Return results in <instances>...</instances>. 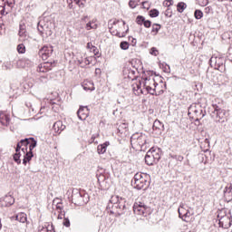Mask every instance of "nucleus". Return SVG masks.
Returning <instances> with one entry per match:
<instances>
[{"instance_id":"1","label":"nucleus","mask_w":232,"mask_h":232,"mask_svg":"<svg viewBox=\"0 0 232 232\" xmlns=\"http://www.w3.org/2000/svg\"><path fill=\"white\" fill-rule=\"evenodd\" d=\"M106 209L111 215L121 217V215H124V213L128 211V208H126V199L119 198V196H112Z\"/></svg>"},{"instance_id":"2","label":"nucleus","mask_w":232,"mask_h":232,"mask_svg":"<svg viewBox=\"0 0 232 232\" xmlns=\"http://www.w3.org/2000/svg\"><path fill=\"white\" fill-rule=\"evenodd\" d=\"M151 184V177L146 173H136L131 180V185L136 189H148Z\"/></svg>"},{"instance_id":"3","label":"nucleus","mask_w":232,"mask_h":232,"mask_svg":"<svg viewBox=\"0 0 232 232\" xmlns=\"http://www.w3.org/2000/svg\"><path fill=\"white\" fill-rule=\"evenodd\" d=\"M130 145L134 150L140 149L141 151H146L148 148V136L140 132H136L130 137Z\"/></svg>"},{"instance_id":"4","label":"nucleus","mask_w":232,"mask_h":232,"mask_svg":"<svg viewBox=\"0 0 232 232\" xmlns=\"http://www.w3.org/2000/svg\"><path fill=\"white\" fill-rule=\"evenodd\" d=\"M188 115L190 119H195V122H198L206 117V110L202 108L200 103H192L188 107Z\"/></svg>"},{"instance_id":"5","label":"nucleus","mask_w":232,"mask_h":232,"mask_svg":"<svg viewBox=\"0 0 232 232\" xmlns=\"http://www.w3.org/2000/svg\"><path fill=\"white\" fill-rule=\"evenodd\" d=\"M212 111L210 113L211 119L215 122L224 123L226 121H227V116L229 113H227V111L226 109H222L220 105L213 104L212 105Z\"/></svg>"},{"instance_id":"6","label":"nucleus","mask_w":232,"mask_h":232,"mask_svg":"<svg viewBox=\"0 0 232 232\" xmlns=\"http://www.w3.org/2000/svg\"><path fill=\"white\" fill-rule=\"evenodd\" d=\"M72 202L74 206H85L87 202H90V195L84 191L73 189L72 194Z\"/></svg>"},{"instance_id":"7","label":"nucleus","mask_w":232,"mask_h":232,"mask_svg":"<svg viewBox=\"0 0 232 232\" xmlns=\"http://www.w3.org/2000/svg\"><path fill=\"white\" fill-rule=\"evenodd\" d=\"M211 68L218 70L221 73L226 72V58L222 56H212L209 60Z\"/></svg>"},{"instance_id":"8","label":"nucleus","mask_w":232,"mask_h":232,"mask_svg":"<svg viewBox=\"0 0 232 232\" xmlns=\"http://www.w3.org/2000/svg\"><path fill=\"white\" fill-rule=\"evenodd\" d=\"M133 211L136 215H143V217H146V215H150V208L143 202H136L133 205Z\"/></svg>"},{"instance_id":"9","label":"nucleus","mask_w":232,"mask_h":232,"mask_svg":"<svg viewBox=\"0 0 232 232\" xmlns=\"http://www.w3.org/2000/svg\"><path fill=\"white\" fill-rule=\"evenodd\" d=\"M38 32H40L42 37H50L52 36V29L48 27L47 24L43 25V22H40L37 26Z\"/></svg>"},{"instance_id":"10","label":"nucleus","mask_w":232,"mask_h":232,"mask_svg":"<svg viewBox=\"0 0 232 232\" xmlns=\"http://www.w3.org/2000/svg\"><path fill=\"white\" fill-rule=\"evenodd\" d=\"M77 115L80 121H86L88 115H90V109H88V106H80Z\"/></svg>"},{"instance_id":"11","label":"nucleus","mask_w":232,"mask_h":232,"mask_svg":"<svg viewBox=\"0 0 232 232\" xmlns=\"http://www.w3.org/2000/svg\"><path fill=\"white\" fill-rule=\"evenodd\" d=\"M18 35L20 36V41H23L24 43L28 42V40L30 39V36L26 32V25L20 24Z\"/></svg>"},{"instance_id":"12","label":"nucleus","mask_w":232,"mask_h":232,"mask_svg":"<svg viewBox=\"0 0 232 232\" xmlns=\"http://www.w3.org/2000/svg\"><path fill=\"white\" fill-rule=\"evenodd\" d=\"M14 203L15 199L12 196H5L0 201L2 208H10V206H14Z\"/></svg>"},{"instance_id":"13","label":"nucleus","mask_w":232,"mask_h":232,"mask_svg":"<svg viewBox=\"0 0 232 232\" xmlns=\"http://www.w3.org/2000/svg\"><path fill=\"white\" fill-rule=\"evenodd\" d=\"M223 195H224L227 202H231V200H232V184L231 183L227 184L225 187V188L223 190Z\"/></svg>"},{"instance_id":"14","label":"nucleus","mask_w":232,"mask_h":232,"mask_svg":"<svg viewBox=\"0 0 232 232\" xmlns=\"http://www.w3.org/2000/svg\"><path fill=\"white\" fill-rule=\"evenodd\" d=\"M53 52V50L52 49V47L44 45L39 50L38 53L42 56L43 59H48V55H50V53H52Z\"/></svg>"},{"instance_id":"15","label":"nucleus","mask_w":232,"mask_h":232,"mask_svg":"<svg viewBox=\"0 0 232 232\" xmlns=\"http://www.w3.org/2000/svg\"><path fill=\"white\" fill-rule=\"evenodd\" d=\"M144 82H143V88H145V90H147L148 93H150V95H157V91L153 88H151V86L148 85V81H151V76L145 77L143 78Z\"/></svg>"},{"instance_id":"16","label":"nucleus","mask_w":232,"mask_h":232,"mask_svg":"<svg viewBox=\"0 0 232 232\" xmlns=\"http://www.w3.org/2000/svg\"><path fill=\"white\" fill-rule=\"evenodd\" d=\"M149 152L152 155V157L154 158V160L159 162V160H160V157H162V150H160V149H155V148H151Z\"/></svg>"},{"instance_id":"17","label":"nucleus","mask_w":232,"mask_h":232,"mask_svg":"<svg viewBox=\"0 0 232 232\" xmlns=\"http://www.w3.org/2000/svg\"><path fill=\"white\" fill-rule=\"evenodd\" d=\"M53 130L55 133H61V131H64V130H66V125L63 124L61 121H57L53 123Z\"/></svg>"},{"instance_id":"18","label":"nucleus","mask_w":232,"mask_h":232,"mask_svg":"<svg viewBox=\"0 0 232 232\" xmlns=\"http://www.w3.org/2000/svg\"><path fill=\"white\" fill-rule=\"evenodd\" d=\"M82 86L85 92H93L95 90V85L93 84V82L90 80H85L82 82Z\"/></svg>"},{"instance_id":"19","label":"nucleus","mask_w":232,"mask_h":232,"mask_svg":"<svg viewBox=\"0 0 232 232\" xmlns=\"http://www.w3.org/2000/svg\"><path fill=\"white\" fill-rule=\"evenodd\" d=\"M0 124H2V126H10V115L0 112Z\"/></svg>"},{"instance_id":"20","label":"nucleus","mask_w":232,"mask_h":232,"mask_svg":"<svg viewBox=\"0 0 232 232\" xmlns=\"http://www.w3.org/2000/svg\"><path fill=\"white\" fill-rule=\"evenodd\" d=\"M187 210H188V206L181 203L178 209V213H179V218H181L184 222H186L185 217L187 215V213H186Z\"/></svg>"},{"instance_id":"21","label":"nucleus","mask_w":232,"mask_h":232,"mask_svg":"<svg viewBox=\"0 0 232 232\" xmlns=\"http://www.w3.org/2000/svg\"><path fill=\"white\" fill-rule=\"evenodd\" d=\"M10 14V9L6 5L5 0H0V15H8Z\"/></svg>"},{"instance_id":"22","label":"nucleus","mask_w":232,"mask_h":232,"mask_svg":"<svg viewBox=\"0 0 232 232\" xmlns=\"http://www.w3.org/2000/svg\"><path fill=\"white\" fill-rule=\"evenodd\" d=\"M38 232H55V230H53V226L50 225V223H44L38 227Z\"/></svg>"},{"instance_id":"23","label":"nucleus","mask_w":232,"mask_h":232,"mask_svg":"<svg viewBox=\"0 0 232 232\" xmlns=\"http://www.w3.org/2000/svg\"><path fill=\"white\" fill-rule=\"evenodd\" d=\"M145 163L147 166H153V164H157V161L154 160L153 155H151V152L148 150L146 156H145Z\"/></svg>"},{"instance_id":"24","label":"nucleus","mask_w":232,"mask_h":232,"mask_svg":"<svg viewBox=\"0 0 232 232\" xmlns=\"http://www.w3.org/2000/svg\"><path fill=\"white\" fill-rule=\"evenodd\" d=\"M50 70H52L50 63H44L38 66L37 72H40L41 73H46V72H50Z\"/></svg>"},{"instance_id":"25","label":"nucleus","mask_w":232,"mask_h":232,"mask_svg":"<svg viewBox=\"0 0 232 232\" xmlns=\"http://www.w3.org/2000/svg\"><path fill=\"white\" fill-rule=\"evenodd\" d=\"M77 63L81 68H86L91 64L90 58L88 57L77 59Z\"/></svg>"},{"instance_id":"26","label":"nucleus","mask_w":232,"mask_h":232,"mask_svg":"<svg viewBox=\"0 0 232 232\" xmlns=\"http://www.w3.org/2000/svg\"><path fill=\"white\" fill-rule=\"evenodd\" d=\"M117 130H118V133H120V135H126V131H128V124L127 123H118L117 124Z\"/></svg>"},{"instance_id":"27","label":"nucleus","mask_w":232,"mask_h":232,"mask_svg":"<svg viewBox=\"0 0 232 232\" xmlns=\"http://www.w3.org/2000/svg\"><path fill=\"white\" fill-rule=\"evenodd\" d=\"M34 159V151L28 150L26 153L24 155V160H23V164L26 166L30 160Z\"/></svg>"},{"instance_id":"28","label":"nucleus","mask_w":232,"mask_h":232,"mask_svg":"<svg viewBox=\"0 0 232 232\" xmlns=\"http://www.w3.org/2000/svg\"><path fill=\"white\" fill-rule=\"evenodd\" d=\"M108 146H110V142H108V141L98 145L97 152L99 153V155H103V153H106V150H107Z\"/></svg>"},{"instance_id":"29","label":"nucleus","mask_w":232,"mask_h":232,"mask_svg":"<svg viewBox=\"0 0 232 232\" xmlns=\"http://www.w3.org/2000/svg\"><path fill=\"white\" fill-rule=\"evenodd\" d=\"M15 220H17L18 222H21L22 224H24V222H26L27 220L26 214L24 212L17 214L15 216Z\"/></svg>"},{"instance_id":"30","label":"nucleus","mask_w":232,"mask_h":232,"mask_svg":"<svg viewBox=\"0 0 232 232\" xmlns=\"http://www.w3.org/2000/svg\"><path fill=\"white\" fill-rule=\"evenodd\" d=\"M169 158L171 159V160H176V162H182V160H184V156L173 153H170Z\"/></svg>"},{"instance_id":"31","label":"nucleus","mask_w":232,"mask_h":232,"mask_svg":"<svg viewBox=\"0 0 232 232\" xmlns=\"http://www.w3.org/2000/svg\"><path fill=\"white\" fill-rule=\"evenodd\" d=\"M152 130H164V123L160 122V121L156 120L153 123Z\"/></svg>"},{"instance_id":"32","label":"nucleus","mask_w":232,"mask_h":232,"mask_svg":"<svg viewBox=\"0 0 232 232\" xmlns=\"http://www.w3.org/2000/svg\"><path fill=\"white\" fill-rule=\"evenodd\" d=\"M86 30H97V24H95V21H89L85 25Z\"/></svg>"},{"instance_id":"33","label":"nucleus","mask_w":232,"mask_h":232,"mask_svg":"<svg viewBox=\"0 0 232 232\" xmlns=\"http://www.w3.org/2000/svg\"><path fill=\"white\" fill-rule=\"evenodd\" d=\"M133 92H140L142 93V82L139 81L136 83H132Z\"/></svg>"},{"instance_id":"34","label":"nucleus","mask_w":232,"mask_h":232,"mask_svg":"<svg viewBox=\"0 0 232 232\" xmlns=\"http://www.w3.org/2000/svg\"><path fill=\"white\" fill-rule=\"evenodd\" d=\"M37 147V140L34 138H29V151H34V148Z\"/></svg>"},{"instance_id":"35","label":"nucleus","mask_w":232,"mask_h":232,"mask_svg":"<svg viewBox=\"0 0 232 232\" xmlns=\"http://www.w3.org/2000/svg\"><path fill=\"white\" fill-rule=\"evenodd\" d=\"M188 8V5H186V3L184 2H179L178 3L177 5V11L179 13V14H182V12H184V10Z\"/></svg>"},{"instance_id":"36","label":"nucleus","mask_w":232,"mask_h":232,"mask_svg":"<svg viewBox=\"0 0 232 232\" xmlns=\"http://www.w3.org/2000/svg\"><path fill=\"white\" fill-rule=\"evenodd\" d=\"M125 73H129L128 76H125V79H130V81H136L137 80V76H134L135 75V71L126 70Z\"/></svg>"},{"instance_id":"37","label":"nucleus","mask_w":232,"mask_h":232,"mask_svg":"<svg viewBox=\"0 0 232 232\" xmlns=\"http://www.w3.org/2000/svg\"><path fill=\"white\" fill-rule=\"evenodd\" d=\"M128 30L129 29H127V31L123 32V33H121V32L115 30V31H111V34H112V35H115L116 37H120V38L126 37V34L128 33Z\"/></svg>"},{"instance_id":"38","label":"nucleus","mask_w":232,"mask_h":232,"mask_svg":"<svg viewBox=\"0 0 232 232\" xmlns=\"http://www.w3.org/2000/svg\"><path fill=\"white\" fill-rule=\"evenodd\" d=\"M160 14V12H159L158 9H151L149 12L150 17H152V18L159 17Z\"/></svg>"},{"instance_id":"39","label":"nucleus","mask_w":232,"mask_h":232,"mask_svg":"<svg viewBox=\"0 0 232 232\" xmlns=\"http://www.w3.org/2000/svg\"><path fill=\"white\" fill-rule=\"evenodd\" d=\"M5 3L7 5L9 12H12V9L14 8V5L15 4V0H5Z\"/></svg>"},{"instance_id":"40","label":"nucleus","mask_w":232,"mask_h":232,"mask_svg":"<svg viewBox=\"0 0 232 232\" xmlns=\"http://www.w3.org/2000/svg\"><path fill=\"white\" fill-rule=\"evenodd\" d=\"M160 28H161L160 24H153L152 30H151L152 34L155 33V35H157V34H159V31L160 30Z\"/></svg>"},{"instance_id":"41","label":"nucleus","mask_w":232,"mask_h":232,"mask_svg":"<svg viewBox=\"0 0 232 232\" xmlns=\"http://www.w3.org/2000/svg\"><path fill=\"white\" fill-rule=\"evenodd\" d=\"M145 21H146V18L142 15H138L136 17V23H137V24H140V26H142V24H144Z\"/></svg>"},{"instance_id":"42","label":"nucleus","mask_w":232,"mask_h":232,"mask_svg":"<svg viewBox=\"0 0 232 232\" xmlns=\"http://www.w3.org/2000/svg\"><path fill=\"white\" fill-rule=\"evenodd\" d=\"M194 17L195 19H200L201 17H204V13H202V11H200L199 9H196L194 12Z\"/></svg>"},{"instance_id":"43","label":"nucleus","mask_w":232,"mask_h":232,"mask_svg":"<svg viewBox=\"0 0 232 232\" xmlns=\"http://www.w3.org/2000/svg\"><path fill=\"white\" fill-rule=\"evenodd\" d=\"M13 159L16 164H21V152H16L14 154Z\"/></svg>"},{"instance_id":"44","label":"nucleus","mask_w":232,"mask_h":232,"mask_svg":"<svg viewBox=\"0 0 232 232\" xmlns=\"http://www.w3.org/2000/svg\"><path fill=\"white\" fill-rule=\"evenodd\" d=\"M20 144H22V147L28 148L30 144V138H25L24 140H21Z\"/></svg>"},{"instance_id":"45","label":"nucleus","mask_w":232,"mask_h":232,"mask_svg":"<svg viewBox=\"0 0 232 232\" xmlns=\"http://www.w3.org/2000/svg\"><path fill=\"white\" fill-rule=\"evenodd\" d=\"M2 68H4L5 70H12V68H14V65H12V63L10 62H5L2 64Z\"/></svg>"},{"instance_id":"46","label":"nucleus","mask_w":232,"mask_h":232,"mask_svg":"<svg viewBox=\"0 0 232 232\" xmlns=\"http://www.w3.org/2000/svg\"><path fill=\"white\" fill-rule=\"evenodd\" d=\"M17 52H18V53H24V52H26V47L24 46V44H18Z\"/></svg>"},{"instance_id":"47","label":"nucleus","mask_w":232,"mask_h":232,"mask_svg":"<svg viewBox=\"0 0 232 232\" xmlns=\"http://www.w3.org/2000/svg\"><path fill=\"white\" fill-rule=\"evenodd\" d=\"M120 48L121 50H128L130 48V44L126 41H123L120 44Z\"/></svg>"},{"instance_id":"48","label":"nucleus","mask_w":232,"mask_h":232,"mask_svg":"<svg viewBox=\"0 0 232 232\" xmlns=\"http://www.w3.org/2000/svg\"><path fill=\"white\" fill-rule=\"evenodd\" d=\"M129 6L130 8H137V6H139V4H137V1L135 0H130L129 2Z\"/></svg>"},{"instance_id":"49","label":"nucleus","mask_w":232,"mask_h":232,"mask_svg":"<svg viewBox=\"0 0 232 232\" xmlns=\"http://www.w3.org/2000/svg\"><path fill=\"white\" fill-rule=\"evenodd\" d=\"M199 6H207V5L209 3V0H197Z\"/></svg>"},{"instance_id":"50","label":"nucleus","mask_w":232,"mask_h":232,"mask_svg":"<svg viewBox=\"0 0 232 232\" xmlns=\"http://www.w3.org/2000/svg\"><path fill=\"white\" fill-rule=\"evenodd\" d=\"M58 213L59 219L66 218V212H64V210H60L58 211Z\"/></svg>"},{"instance_id":"51","label":"nucleus","mask_w":232,"mask_h":232,"mask_svg":"<svg viewBox=\"0 0 232 232\" xmlns=\"http://www.w3.org/2000/svg\"><path fill=\"white\" fill-rule=\"evenodd\" d=\"M150 55H154L157 57L159 55V50H157L155 47H152L150 52Z\"/></svg>"},{"instance_id":"52","label":"nucleus","mask_w":232,"mask_h":232,"mask_svg":"<svg viewBox=\"0 0 232 232\" xmlns=\"http://www.w3.org/2000/svg\"><path fill=\"white\" fill-rule=\"evenodd\" d=\"M63 225L65 227H70V218H63Z\"/></svg>"},{"instance_id":"53","label":"nucleus","mask_w":232,"mask_h":232,"mask_svg":"<svg viewBox=\"0 0 232 232\" xmlns=\"http://www.w3.org/2000/svg\"><path fill=\"white\" fill-rule=\"evenodd\" d=\"M73 3H75L79 8H84V3L81 2V0H73Z\"/></svg>"},{"instance_id":"54","label":"nucleus","mask_w":232,"mask_h":232,"mask_svg":"<svg viewBox=\"0 0 232 232\" xmlns=\"http://www.w3.org/2000/svg\"><path fill=\"white\" fill-rule=\"evenodd\" d=\"M143 25L145 28H151V21L145 20V22H143Z\"/></svg>"},{"instance_id":"55","label":"nucleus","mask_w":232,"mask_h":232,"mask_svg":"<svg viewBox=\"0 0 232 232\" xmlns=\"http://www.w3.org/2000/svg\"><path fill=\"white\" fill-rule=\"evenodd\" d=\"M163 5H164V6H168V7L172 6L173 0H166L163 2Z\"/></svg>"},{"instance_id":"56","label":"nucleus","mask_w":232,"mask_h":232,"mask_svg":"<svg viewBox=\"0 0 232 232\" xmlns=\"http://www.w3.org/2000/svg\"><path fill=\"white\" fill-rule=\"evenodd\" d=\"M141 5H142V8L146 10H150V2H147V1L142 2Z\"/></svg>"},{"instance_id":"57","label":"nucleus","mask_w":232,"mask_h":232,"mask_svg":"<svg viewBox=\"0 0 232 232\" xmlns=\"http://www.w3.org/2000/svg\"><path fill=\"white\" fill-rule=\"evenodd\" d=\"M22 148H23V145L21 144V141H19V142L16 144V148H15L16 153H19V151H21Z\"/></svg>"},{"instance_id":"58","label":"nucleus","mask_w":232,"mask_h":232,"mask_svg":"<svg viewBox=\"0 0 232 232\" xmlns=\"http://www.w3.org/2000/svg\"><path fill=\"white\" fill-rule=\"evenodd\" d=\"M56 209L57 211H63V203L56 202Z\"/></svg>"},{"instance_id":"59","label":"nucleus","mask_w":232,"mask_h":232,"mask_svg":"<svg viewBox=\"0 0 232 232\" xmlns=\"http://www.w3.org/2000/svg\"><path fill=\"white\" fill-rule=\"evenodd\" d=\"M211 12H213V8L211 6L205 8V14H211Z\"/></svg>"},{"instance_id":"60","label":"nucleus","mask_w":232,"mask_h":232,"mask_svg":"<svg viewBox=\"0 0 232 232\" xmlns=\"http://www.w3.org/2000/svg\"><path fill=\"white\" fill-rule=\"evenodd\" d=\"M185 213H187V215H185V220H186V218H189L191 217V212H189V209L187 208V211Z\"/></svg>"},{"instance_id":"61","label":"nucleus","mask_w":232,"mask_h":232,"mask_svg":"<svg viewBox=\"0 0 232 232\" xmlns=\"http://www.w3.org/2000/svg\"><path fill=\"white\" fill-rule=\"evenodd\" d=\"M91 51L94 53V55H97V47L94 45V46H92V49Z\"/></svg>"},{"instance_id":"62","label":"nucleus","mask_w":232,"mask_h":232,"mask_svg":"<svg viewBox=\"0 0 232 232\" xmlns=\"http://www.w3.org/2000/svg\"><path fill=\"white\" fill-rule=\"evenodd\" d=\"M150 81H151V82H152V84H153V86H154L155 88H157V86H159V83H157V82H155V79H153V78L150 77Z\"/></svg>"},{"instance_id":"63","label":"nucleus","mask_w":232,"mask_h":232,"mask_svg":"<svg viewBox=\"0 0 232 232\" xmlns=\"http://www.w3.org/2000/svg\"><path fill=\"white\" fill-rule=\"evenodd\" d=\"M88 19H90V16L84 15V16H82V21H84V23H86V21H88Z\"/></svg>"},{"instance_id":"64","label":"nucleus","mask_w":232,"mask_h":232,"mask_svg":"<svg viewBox=\"0 0 232 232\" xmlns=\"http://www.w3.org/2000/svg\"><path fill=\"white\" fill-rule=\"evenodd\" d=\"M92 46H94V45L92 44V43H88L86 48H87L88 50H92Z\"/></svg>"}]
</instances>
